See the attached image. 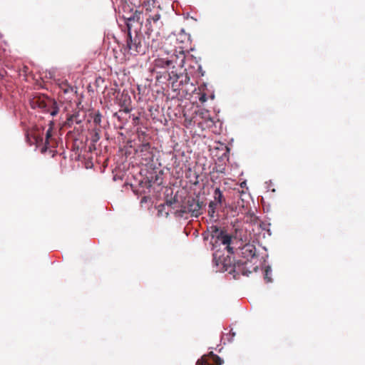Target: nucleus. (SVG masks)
Here are the masks:
<instances>
[{
  "instance_id": "nucleus-1",
  "label": "nucleus",
  "mask_w": 365,
  "mask_h": 365,
  "mask_svg": "<svg viewBox=\"0 0 365 365\" xmlns=\"http://www.w3.org/2000/svg\"><path fill=\"white\" fill-rule=\"evenodd\" d=\"M222 252L217 250L213 253V263L216 267L221 266L220 269L234 273L236 275L249 276L252 271L247 269V262L242 260L235 261V259L230 255L222 258Z\"/></svg>"
},
{
  "instance_id": "nucleus-2",
  "label": "nucleus",
  "mask_w": 365,
  "mask_h": 365,
  "mask_svg": "<svg viewBox=\"0 0 365 365\" xmlns=\"http://www.w3.org/2000/svg\"><path fill=\"white\" fill-rule=\"evenodd\" d=\"M149 42L145 40L142 33L131 30V24H128V34L126 38V44L124 47L127 53L133 56L138 54H144L148 50Z\"/></svg>"
},
{
  "instance_id": "nucleus-3",
  "label": "nucleus",
  "mask_w": 365,
  "mask_h": 365,
  "mask_svg": "<svg viewBox=\"0 0 365 365\" xmlns=\"http://www.w3.org/2000/svg\"><path fill=\"white\" fill-rule=\"evenodd\" d=\"M145 16L146 17L145 27L147 29L146 34L149 36L153 32L159 33L160 29L163 26L162 17L163 11L160 4L152 8L144 9Z\"/></svg>"
},
{
  "instance_id": "nucleus-4",
  "label": "nucleus",
  "mask_w": 365,
  "mask_h": 365,
  "mask_svg": "<svg viewBox=\"0 0 365 365\" xmlns=\"http://www.w3.org/2000/svg\"><path fill=\"white\" fill-rule=\"evenodd\" d=\"M30 106L33 109H39L43 113H49L52 116L56 115L59 108L56 101L45 95H36L30 99Z\"/></svg>"
},
{
  "instance_id": "nucleus-5",
  "label": "nucleus",
  "mask_w": 365,
  "mask_h": 365,
  "mask_svg": "<svg viewBox=\"0 0 365 365\" xmlns=\"http://www.w3.org/2000/svg\"><path fill=\"white\" fill-rule=\"evenodd\" d=\"M203 202L197 197H188L182 202L180 209L178 210L179 215L190 214L191 217H197L202 214Z\"/></svg>"
},
{
  "instance_id": "nucleus-6",
  "label": "nucleus",
  "mask_w": 365,
  "mask_h": 365,
  "mask_svg": "<svg viewBox=\"0 0 365 365\" xmlns=\"http://www.w3.org/2000/svg\"><path fill=\"white\" fill-rule=\"evenodd\" d=\"M185 61V53L180 52L179 55L172 54L167 57H158L153 61V68H175L176 66H183Z\"/></svg>"
},
{
  "instance_id": "nucleus-7",
  "label": "nucleus",
  "mask_w": 365,
  "mask_h": 365,
  "mask_svg": "<svg viewBox=\"0 0 365 365\" xmlns=\"http://www.w3.org/2000/svg\"><path fill=\"white\" fill-rule=\"evenodd\" d=\"M208 232L212 239H216L215 242H220L222 245H226L227 252L231 255L233 254V247L230 246L232 238V235L227 234L225 230L220 229L216 225L210 226L208 228Z\"/></svg>"
},
{
  "instance_id": "nucleus-8",
  "label": "nucleus",
  "mask_w": 365,
  "mask_h": 365,
  "mask_svg": "<svg viewBox=\"0 0 365 365\" xmlns=\"http://www.w3.org/2000/svg\"><path fill=\"white\" fill-rule=\"evenodd\" d=\"M168 76V81L172 85L173 90L175 91L180 90V86L187 84L190 81V77L187 76V73L178 74L172 71L169 73Z\"/></svg>"
},
{
  "instance_id": "nucleus-9",
  "label": "nucleus",
  "mask_w": 365,
  "mask_h": 365,
  "mask_svg": "<svg viewBox=\"0 0 365 365\" xmlns=\"http://www.w3.org/2000/svg\"><path fill=\"white\" fill-rule=\"evenodd\" d=\"M118 100V105L120 106L121 109H120L118 112L115 113L113 114V116L120 120V115H119V113H120L121 112L129 113L132 110V101L130 96L128 93H122Z\"/></svg>"
},
{
  "instance_id": "nucleus-10",
  "label": "nucleus",
  "mask_w": 365,
  "mask_h": 365,
  "mask_svg": "<svg viewBox=\"0 0 365 365\" xmlns=\"http://www.w3.org/2000/svg\"><path fill=\"white\" fill-rule=\"evenodd\" d=\"M222 360L212 351L203 355L196 362V365H222Z\"/></svg>"
},
{
  "instance_id": "nucleus-11",
  "label": "nucleus",
  "mask_w": 365,
  "mask_h": 365,
  "mask_svg": "<svg viewBox=\"0 0 365 365\" xmlns=\"http://www.w3.org/2000/svg\"><path fill=\"white\" fill-rule=\"evenodd\" d=\"M240 255L245 260L244 262H247V266L249 264L250 259H252L256 256V247L255 245L251 244H246L244 245L240 250ZM248 269V268L247 267Z\"/></svg>"
},
{
  "instance_id": "nucleus-12",
  "label": "nucleus",
  "mask_w": 365,
  "mask_h": 365,
  "mask_svg": "<svg viewBox=\"0 0 365 365\" xmlns=\"http://www.w3.org/2000/svg\"><path fill=\"white\" fill-rule=\"evenodd\" d=\"M85 116L81 115L80 111H75L73 114L69 115L65 122V125L71 128L75 123L80 124L84 120Z\"/></svg>"
},
{
  "instance_id": "nucleus-13",
  "label": "nucleus",
  "mask_w": 365,
  "mask_h": 365,
  "mask_svg": "<svg viewBox=\"0 0 365 365\" xmlns=\"http://www.w3.org/2000/svg\"><path fill=\"white\" fill-rule=\"evenodd\" d=\"M26 139L27 141L30 143V145L33 143H41L43 142V137L40 136L36 133V130H31L30 133H26Z\"/></svg>"
},
{
  "instance_id": "nucleus-14",
  "label": "nucleus",
  "mask_w": 365,
  "mask_h": 365,
  "mask_svg": "<svg viewBox=\"0 0 365 365\" xmlns=\"http://www.w3.org/2000/svg\"><path fill=\"white\" fill-rule=\"evenodd\" d=\"M132 21H136L139 23L140 25L143 24L142 21V12L138 10H135V12L131 14L130 16L127 18V25L130 24L132 25Z\"/></svg>"
},
{
  "instance_id": "nucleus-15",
  "label": "nucleus",
  "mask_w": 365,
  "mask_h": 365,
  "mask_svg": "<svg viewBox=\"0 0 365 365\" xmlns=\"http://www.w3.org/2000/svg\"><path fill=\"white\" fill-rule=\"evenodd\" d=\"M59 88L64 93H76V91H74V88L71 86L67 81H63L60 83Z\"/></svg>"
},
{
  "instance_id": "nucleus-16",
  "label": "nucleus",
  "mask_w": 365,
  "mask_h": 365,
  "mask_svg": "<svg viewBox=\"0 0 365 365\" xmlns=\"http://www.w3.org/2000/svg\"><path fill=\"white\" fill-rule=\"evenodd\" d=\"M214 201L217 202V205H221L222 202L225 201V197L222 195V191L220 188H216L214 191Z\"/></svg>"
},
{
  "instance_id": "nucleus-17",
  "label": "nucleus",
  "mask_w": 365,
  "mask_h": 365,
  "mask_svg": "<svg viewBox=\"0 0 365 365\" xmlns=\"http://www.w3.org/2000/svg\"><path fill=\"white\" fill-rule=\"evenodd\" d=\"M158 4H160L159 0H143L142 3L143 9L156 6Z\"/></svg>"
},
{
  "instance_id": "nucleus-18",
  "label": "nucleus",
  "mask_w": 365,
  "mask_h": 365,
  "mask_svg": "<svg viewBox=\"0 0 365 365\" xmlns=\"http://www.w3.org/2000/svg\"><path fill=\"white\" fill-rule=\"evenodd\" d=\"M217 202H210L209 203V205H208V215L210 217H215V212H216V210L217 208Z\"/></svg>"
},
{
  "instance_id": "nucleus-19",
  "label": "nucleus",
  "mask_w": 365,
  "mask_h": 365,
  "mask_svg": "<svg viewBox=\"0 0 365 365\" xmlns=\"http://www.w3.org/2000/svg\"><path fill=\"white\" fill-rule=\"evenodd\" d=\"M52 136V128L50 127L46 133V139H45V149H47L48 146H50V139Z\"/></svg>"
},
{
  "instance_id": "nucleus-20",
  "label": "nucleus",
  "mask_w": 365,
  "mask_h": 365,
  "mask_svg": "<svg viewBox=\"0 0 365 365\" xmlns=\"http://www.w3.org/2000/svg\"><path fill=\"white\" fill-rule=\"evenodd\" d=\"M271 268L269 267H267L264 269V279L267 283L272 282V279L271 278Z\"/></svg>"
},
{
  "instance_id": "nucleus-21",
  "label": "nucleus",
  "mask_w": 365,
  "mask_h": 365,
  "mask_svg": "<svg viewBox=\"0 0 365 365\" xmlns=\"http://www.w3.org/2000/svg\"><path fill=\"white\" fill-rule=\"evenodd\" d=\"M93 133L91 137V141L93 143H97L100 140V129L99 128H95L93 129Z\"/></svg>"
},
{
  "instance_id": "nucleus-22",
  "label": "nucleus",
  "mask_w": 365,
  "mask_h": 365,
  "mask_svg": "<svg viewBox=\"0 0 365 365\" xmlns=\"http://www.w3.org/2000/svg\"><path fill=\"white\" fill-rule=\"evenodd\" d=\"M102 115L98 111L93 117V123L96 125H100L101 123Z\"/></svg>"
},
{
  "instance_id": "nucleus-23",
  "label": "nucleus",
  "mask_w": 365,
  "mask_h": 365,
  "mask_svg": "<svg viewBox=\"0 0 365 365\" xmlns=\"http://www.w3.org/2000/svg\"><path fill=\"white\" fill-rule=\"evenodd\" d=\"M132 123L133 125L136 126L139 124L140 123V118L138 117V116H133V120H132Z\"/></svg>"
},
{
  "instance_id": "nucleus-24",
  "label": "nucleus",
  "mask_w": 365,
  "mask_h": 365,
  "mask_svg": "<svg viewBox=\"0 0 365 365\" xmlns=\"http://www.w3.org/2000/svg\"><path fill=\"white\" fill-rule=\"evenodd\" d=\"M207 96L205 93H202L199 98V101L203 103L207 101Z\"/></svg>"
},
{
  "instance_id": "nucleus-25",
  "label": "nucleus",
  "mask_w": 365,
  "mask_h": 365,
  "mask_svg": "<svg viewBox=\"0 0 365 365\" xmlns=\"http://www.w3.org/2000/svg\"><path fill=\"white\" fill-rule=\"evenodd\" d=\"M149 148H150V145H149V143L143 144V145H142V149H141V150H142V151H143V150H148Z\"/></svg>"
},
{
  "instance_id": "nucleus-26",
  "label": "nucleus",
  "mask_w": 365,
  "mask_h": 365,
  "mask_svg": "<svg viewBox=\"0 0 365 365\" xmlns=\"http://www.w3.org/2000/svg\"><path fill=\"white\" fill-rule=\"evenodd\" d=\"M257 269H258V267H257V266L253 267V270L255 271V272L257 270Z\"/></svg>"
},
{
  "instance_id": "nucleus-27",
  "label": "nucleus",
  "mask_w": 365,
  "mask_h": 365,
  "mask_svg": "<svg viewBox=\"0 0 365 365\" xmlns=\"http://www.w3.org/2000/svg\"><path fill=\"white\" fill-rule=\"evenodd\" d=\"M3 76L0 74V78H1Z\"/></svg>"
}]
</instances>
